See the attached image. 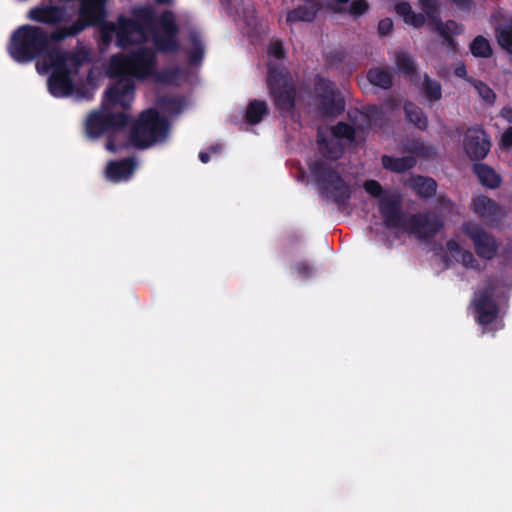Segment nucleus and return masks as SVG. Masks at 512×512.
<instances>
[{
    "label": "nucleus",
    "instance_id": "1",
    "mask_svg": "<svg viewBox=\"0 0 512 512\" xmlns=\"http://www.w3.org/2000/svg\"><path fill=\"white\" fill-rule=\"evenodd\" d=\"M153 12L150 7L141 6L133 10V19L120 17L116 24H105L101 28L106 44L112 40L120 47H135L130 56H114L107 68L109 77H119L106 91L100 111L92 113L86 121V133L90 138L99 137L110 128H120L126 121L124 113L113 110L126 109L134 99V85L129 76L146 79L155 73V53L147 47L146 28L150 25Z\"/></svg>",
    "mask_w": 512,
    "mask_h": 512
},
{
    "label": "nucleus",
    "instance_id": "2",
    "mask_svg": "<svg viewBox=\"0 0 512 512\" xmlns=\"http://www.w3.org/2000/svg\"><path fill=\"white\" fill-rule=\"evenodd\" d=\"M80 64L75 55L53 49L37 61L36 68L40 74L51 71L52 75L48 81L50 92L54 96L62 97L71 93L72 84L69 76Z\"/></svg>",
    "mask_w": 512,
    "mask_h": 512
},
{
    "label": "nucleus",
    "instance_id": "3",
    "mask_svg": "<svg viewBox=\"0 0 512 512\" xmlns=\"http://www.w3.org/2000/svg\"><path fill=\"white\" fill-rule=\"evenodd\" d=\"M168 133L166 120L153 109L142 112L134 123L130 136V145L144 149L164 140Z\"/></svg>",
    "mask_w": 512,
    "mask_h": 512
},
{
    "label": "nucleus",
    "instance_id": "4",
    "mask_svg": "<svg viewBox=\"0 0 512 512\" xmlns=\"http://www.w3.org/2000/svg\"><path fill=\"white\" fill-rule=\"evenodd\" d=\"M48 46L49 38L42 28L23 26L13 34L9 51L15 60L27 62L48 51Z\"/></svg>",
    "mask_w": 512,
    "mask_h": 512
},
{
    "label": "nucleus",
    "instance_id": "5",
    "mask_svg": "<svg viewBox=\"0 0 512 512\" xmlns=\"http://www.w3.org/2000/svg\"><path fill=\"white\" fill-rule=\"evenodd\" d=\"M364 189L371 196L379 198V208L385 223L390 227H398L401 217L399 215V196L394 192H383L377 181L365 182Z\"/></svg>",
    "mask_w": 512,
    "mask_h": 512
},
{
    "label": "nucleus",
    "instance_id": "6",
    "mask_svg": "<svg viewBox=\"0 0 512 512\" xmlns=\"http://www.w3.org/2000/svg\"><path fill=\"white\" fill-rule=\"evenodd\" d=\"M419 7L423 13H416L407 2L398 3L395 6L396 13L401 16L404 22L415 28L422 27L426 20L434 23L438 19V0H418Z\"/></svg>",
    "mask_w": 512,
    "mask_h": 512
},
{
    "label": "nucleus",
    "instance_id": "7",
    "mask_svg": "<svg viewBox=\"0 0 512 512\" xmlns=\"http://www.w3.org/2000/svg\"><path fill=\"white\" fill-rule=\"evenodd\" d=\"M177 27L174 24L173 14L164 13L159 26L153 31V43L158 50L172 53L178 50L179 43L176 39Z\"/></svg>",
    "mask_w": 512,
    "mask_h": 512
},
{
    "label": "nucleus",
    "instance_id": "8",
    "mask_svg": "<svg viewBox=\"0 0 512 512\" xmlns=\"http://www.w3.org/2000/svg\"><path fill=\"white\" fill-rule=\"evenodd\" d=\"M268 82L271 93L281 109L289 110L293 106L294 91L282 71L269 70Z\"/></svg>",
    "mask_w": 512,
    "mask_h": 512
},
{
    "label": "nucleus",
    "instance_id": "9",
    "mask_svg": "<svg viewBox=\"0 0 512 512\" xmlns=\"http://www.w3.org/2000/svg\"><path fill=\"white\" fill-rule=\"evenodd\" d=\"M463 232L473 241L477 254L485 259H492L497 252L498 244L480 226L466 223Z\"/></svg>",
    "mask_w": 512,
    "mask_h": 512
},
{
    "label": "nucleus",
    "instance_id": "10",
    "mask_svg": "<svg viewBox=\"0 0 512 512\" xmlns=\"http://www.w3.org/2000/svg\"><path fill=\"white\" fill-rule=\"evenodd\" d=\"M491 142L487 133L481 128L467 130L464 148L471 159H483L490 151Z\"/></svg>",
    "mask_w": 512,
    "mask_h": 512
},
{
    "label": "nucleus",
    "instance_id": "11",
    "mask_svg": "<svg viewBox=\"0 0 512 512\" xmlns=\"http://www.w3.org/2000/svg\"><path fill=\"white\" fill-rule=\"evenodd\" d=\"M472 309L475 314L480 318H501L505 316V306L503 304L497 305L495 300L490 295H480L472 303Z\"/></svg>",
    "mask_w": 512,
    "mask_h": 512
},
{
    "label": "nucleus",
    "instance_id": "12",
    "mask_svg": "<svg viewBox=\"0 0 512 512\" xmlns=\"http://www.w3.org/2000/svg\"><path fill=\"white\" fill-rule=\"evenodd\" d=\"M442 223L434 216L418 215L410 219V229L419 237L425 238L435 234Z\"/></svg>",
    "mask_w": 512,
    "mask_h": 512
},
{
    "label": "nucleus",
    "instance_id": "13",
    "mask_svg": "<svg viewBox=\"0 0 512 512\" xmlns=\"http://www.w3.org/2000/svg\"><path fill=\"white\" fill-rule=\"evenodd\" d=\"M319 106L324 115H336L344 110L343 98L335 90L333 84H327L325 94L321 97Z\"/></svg>",
    "mask_w": 512,
    "mask_h": 512
},
{
    "label": "nucleus",
    "instance_id": "14",
    "mask_svg": "<svg viewBox=\"0 0 512 512\" xmlns=\"http://www.w3.org/2000/svg\"><path fill=\"white\" fill-rule=\"evenodd\" d=\"M323 182L327 193H329L337 202H344L349 198V187L336 173L330 172L328 176L323 179Z\"/></svg>",
    "mask_w": 512,
    "mask_h": 512
},
{
    "label": "nucleus",
    "instance_id": "15",
    "mask_svg": "<svg viewBox=\"0 0 512 512\" xmlns=\"http://www.w3.org/2000/svg\"><path fill=\"white\" fill-rule=\"evenodd\" d=\"M135 166L128 160L110 162L106 168V177L112 182H119L128 179Z\"/></svg>",
    "mask_w": 512,
    "mask_h": 512
},
{
    "label": "nucleus",
    "instance_id": "16",
    "mask_svg": "<svg viewBox=\"0 0 512 512\" xmlns=\"http://www.w3.org/2000/svg\"><path fill=\"white\" fill-rule=\"evenodd\" d=\"M495 36L499 46L512 54V17L505 19L496 27Z\"/></svg>",
    "mask_w": 512,
    "mask_h": 512
},
{
    "label": "nucleus",
    "instance_id": "17",
    "mask_svg": "<svg viewBox=\"0 0 512 512\" xmlns=\"http://www.w3.org/2000/svg\"><path fill=\"white\" fill-rule=\"evenodd\" d=\"M472 209L482 218H491L500 211L497 204L485 196L476 197L473 201Z\"/></svg>",
    "mask_w": 512,
    "mask_h": 512
},
{
    "label": "nucleus",
    "instance_id": "18",
    "mask_svg": "<svg viewBox=\"0 0 512 512\" xmlns=\"http://www.w3.org/2000/svg\"><path fill=\"white\" fill-rule=\"evenodd\" d=\"M474 171L479 179V181L489 187V188H496L501 183L500 176L494 171L492 168L484 165V164H477L474 166Z\"/></svg>",
    "mask_w": 512,
    "mask_h": 512
},
{
    "label": "nucleus",
    "instance_id": "19",
    "mask_svg": "<svg viewBox=\"0 0 512 512\" xmlns=\"http://www.w3.org/2000/svg\"><path fill=\"white\" fill-rule=\"evenodd\" d=\"M382 163L386 169L400 173L412 168L415 165L416 160L414 157L411 156L401 158H391L389 156H383Z\"/></svg>",
    "mask_w": 512,
    "mask_h": 512
},
{
    "label": "nucleus",
    "instance_id": "20",
    "mask_svg": "<svg viewBox=\"0 0 512 512\" xmlns=\"http://www.w3.org/2000/svg\"><path fill=\"white\" fill-rule=\"evenodd\" d=\"M411 188L419 195L428 197L435 193L436 182L431 178L414 177L410 180Z\"/></svg>",
    "mask_w": 512,
    "mask_h": 512
},
{
    "label": "nucleus",
    "instance_id": "21",
    "mask_svg": "<svg viewBox=\"0 0 512 512\" xmlns=\"http://www.w3.org/2000/svg\"><path fill=\"white\" fill-rule=\"evenodd\" d=\"M268 112L267 104L264 101H252L246 111V120L251 124H257Z\"/></svg>",
    "mask_w": 512,
    "mask_h": 512
},
{
    "label": "nucleus",
    "instance_id": "22",
    "mask_svg": "<svg viewBox=\"0 0 512 512\" xmlns=\"http://www.w3.org/2000/svg\"><path fill=\"white\" fill-rule=\"evenodd\" d=\"M447 248L449 253L455 260L462 262V264L466 267L473 266V255L469 251L463 250L456 241H449L447 244Z\"/></svg>",
    "mask_w": 512,
    "mask_h": 512
},
{
    "label": "nucleus",
    "instance_id": "23",
    "mask_svg": "<svg viewBox=\"0 0 512 512\" xmlns=\"http://www.w3.org/2000/svg\"><path fill=\"white\" fill-rule=\"evenodd\" d=\"M407 119L420 129L427 127V119L420 108L412 103H407L404 107Z\"/></svg>",
    "mask_w": 512,
    "mask_h": 512
},
{
    "label": "nucleus",
    "instance_id": "24",
    "mask_svg": "<svg viewBox=\"0 0 512 512\" xmlns=\"http://www.w3.org/2000/svg\"><path fill=\"white\" fill-rule=\"evenodd\" d=\"M368 79L371 84L383 89H388L392 85L389 73L380 68L371 69L368 73Z\"/></svg>",
    "mask_w": 512,
    "mask_h": 512
},
{
    "label": "nucleus",
    "instance_id": "25",
    "mask_svg": "<svg viewBox=\"0 0 512 512\" xmlns=\"http://www.w3.org/2000/svg\"><path fill=\"white\" fill-rule=\"evenodd\" d=\"M468 81L473 85L477 94L486 105L492 106L495 103L496 94L488 85L477 80L468 79Z\"/></svg>",
    "mask_w": 512,
    "mask_h": 512
},
{
    "label": "nucleus",
    "instance_id": "26",
    "mask_svg": "<svg viewBox=\"0 0 512 512\" xmlns=\"http://www.w3.org/2000/svg\"><path fill=\"white\" fill-rule=\"evenodd\" d=\"M434 28L445 38L458 35L462 32V27L456 22L449 20L445 23L440 22L438 19L433 23Z\"/></svg>",
    "mask_w": 512,
    "mask_h": 512
},
{
    "label": "nucleus",
    "instance_id": "27",
    "mask_svg": "<svg viewBox=\"0 0 512 512\" xmlns=\"http://www.w3.org/2000/svg\"><path fill=\"white\" fill-rule=\"evenodd\" d=\"M422 90L430 101H437L441 98V86L436 81H432L426 75L423 77Z\"/></svg>",
    "mask_w": 512,
    "mask_h": 512
},
{
    "label": "nucleus",
    "instance_id": "28",
    "mask_svg": "<svg viewBox=\"0 0 512 512\" xmlns=\"http://www.w3.org/2000/svg\"><path fill=\"white\" fill-rule=\"evenodd\" d=\"M315 15L316 9L314 6L302 7L289 12L287 15V21H312Z\"/></svg>",
    "mask_w": 512,
    "mask_h": 512
},
{
    "label": "nucleus",
    "instance_id": "29",
    "mask_svg": "<svg viewBox=\"0 0 512 512\" xmlns=\"http://www.w3.org/2000/svg\"><path fill=\"white\" fill-rule=\"evenodd\" d=\"M470 49L472 54L478 57H489L492 53L488 40L482 36H478L474 39Z\"/></svg>",
    "mask_w": 512,
    "mask_h": 512
},
{
    "label": "nucleus",
    "instance_id": "30",
    "mask_svg": "<svg viewBox=\"0 0 512 512\" xmlns=\"http://www.w3.org/2000/svg\"><path fill=\"white\" fill-rule=\"evenodd\" d=\"M332 133L336 140L346 139L352 141L354 139L355 130L347 124L339 123L333 128Z\"/></svg>",
    "mask_w": 512,
    "mask_h": 512
},
{
    "label": "nucleus",
    "instance_id": "31",
    "mask_svg": "<svg viewBox=\"0 0 512 512\" xmlns=\"http://www.w3.org/2000/svg\"><path fill=\"white\" fill-rule=\"evenodd\" d=\"M396 64L397 67L405 73H411L415 68L412 57L406 53H399L397 55Z\"/></svg>",
    "mask_w": 512,
    "mask_h": 512
},
{
    "label": "nucleus",
    "instance_id": "32",
    "mask_svg": "<svg viewBox=\"0 0 512 512\" xmlns=\"http://www.w3.org/2000/svg\"><path fill=\"white\" fill-rule=\"evenodd\" d=\"M366 117L369 119L370 126H380L382 121V111L375 107L370 108L366 114Z\"/></svg>",
    "mask_w": 512,
    "mask_h": 512
},
{
    "label": "nucleus",
    "instance_id": "33",
    "mask_svg": "<svg viewBox=\"0 0 512 512\" xmlns=\"http://www.w3.org/2000/svg\"><path fill=\"white\" fill-rule=\"evenodd\" d=\"M368 10V4L365 0H354L349 8L353 15H362Z\"/></svg>",
    "mask_w": 512,
    "mask_h": 512
},
{
    "label": "nucleus",
    "instance_id": "34",
    "mask_svg": "<svg viewBox=\"0 0 512 512\" xmlns=\"http://www.w3.org/2000/svg\"><path fill=\"white\" fill-rule=\"evenodd\" d=\"M283 46L281 42L279 41H273L271 42L269 48H268V54L270 56H273L275 58H281L283 57Z\"/></svg>",
    "mask_w": 512,
    "mask_h": 512
},
{
    "label": "nucleus",
    "instance_id": "35",
    "mask_svg": "<svg viewBox=\"0 0 512 512\" xmlns=\"http://www.w3.org/2000/svg\"><path fill=\"white\" fill-rule=\"evenodd\" d=\"M500 146L503 149H510L512 147V127L504 131L500 139Z\"/></svg>",
    "mask_w": 512,
    "mask_h": 512
},
{
    "label": "nucleus",
    "instance_id": "36",
    "mask_svg": "<svg viewBox=\"0 0 512 512\" xmlns=\"http://www.w3.org/2000/svg\"><path fill=\"white\" fill-rule=\"evenodd\" d=\"M393 28V22L390 18L382 19L379 22L378 29L379 33L382 35H387L392 31Z\"/></svg>",
    "mask_w": 512,
    "mask_h": 512
},
{
    "label": "nucleus",
    "instance_id": "37",
    "mask_svg": "<svg viewBox=\"0 0 512 512\" xmlns=\"http://www.w3.org/2000/svg\"><path fill=\"white\" fill-rule=\"evenodd\" d=\"M192 41H193V45H194V54L191 55V58L193 61H198L202 58L203 56V48L199 42V40L196 38V37H193L192 38Z\"/></svg>",
    "mask_w": 512,
    "mask_h": 512
},
{
    "label": "nucleus",
    "instance_id": "38",
    "mask_svg": "<svg viewBox=\"0 0 512 512\" xmlns=\"http://www.w3.org/2000/svg\"><path fill=\"white\" fill-rule=\"evenodd\" d=\"M319 143L321 145V149L323 150V152L329 154L331 158H338L342 152L341 148H337L335 151H325L326 149H328V144L324 143V140L322 138H319Z\"/></svg>",
    "mask_w": 512,
    "mask_h": 512
},
{
    "label": "nucleus",
    "instance_id": "39",
    "mask_svg": "<svg viewBox=\"0 0 512 512\" xmlns=\"http://www.w3.org/2000/svg\"><path fill=\"white\" fill-rule=\"evenodd\" d=\"M479 324L481 325V333L482 334H485L488 331L493 330L497 324H499V328L503 327L502 322H479Z\"/></svg>",
    "mask_w": 512,
    "mask_h": 512
},
{
    "label": "nucleus",
    "instance_id": "40",
    "mask_svg": "<svg viewBox=\"0 0 512 512\" xmlns=\"http://www.w3.org/2000/svg\"><path fill=\"white\" fill-rule=\"evenodd\" d=\"M500 115L508 123H512V108L511 107H504V108H502V110L500 111Z\"/></svg>",
    "mask_w": 512,
    "mask_h": 512
},
{
    "label": "nucleus",
    "instance_id": "41",
    "mask_svg": "<svg viewBox=\"0 0 512 512\" xmlns=\"http://www.w3.org/2000/svg\"><path fill=\"white\" fill-rule=\"evenodd\" d=\"M455 74L458 76V77H466L467 75V71H466V68L464 65H458L455 69Z\"/></svg>",
    "mask_w": 512,
    "mask_h": 512
},
{
    "label": "nucleus",
    "instance_id": "42",
    "mask_svg": "<svg viewBox=\"0 0 512 512\" xmlns=\"http://www.w3.org/2000/svg\"><path fill=\"white\" fill-rule=\"evenodd\" d=\"M201 162L207 163L209 160V154L207 152H201L199 155Z\"/></svg>",
    "mask_w": 512,
    "mask_h": 512
},
{
    "label": "nucleus",
    "instance_id": "43",
    "mask_svg": "<svg viewBox=\"0 0 512 512\" xmlns=\"http://www.w3.org/2000/svg\"><path fill=\"white\" fill-rule=\"evenodd\" d=\"M106 148H107V150L112 151V152L116 151V148L112 142H108L106 145Z\"/></svg>",
    "mask_w": 512,
    "mask_h": 512
},
{
    "label": "nucleus",
    "instance_id": "44",
    "mask_svg": "<svg viewBox=\"0 0 512 512\" xmlns=\"http://www.w3.org/2000/svg\"><path fill=\"white\" fill-rule=\"evenodd\" d=\"M160 80H161V81H163V82H167V83H170V82H172V81H173V80H172L170 77H168L167 75H162Z\"/></svg>",
    "mask_w": 512,
    "mask_h": 512
},
{
    "label": "nucleus",
    "instance_id": "45",
    "mask_svg": "<svg viewBox=\"0 0 512 512\" xmlns=\"http://www.w3.org/2000/svg\"><path fill=\"white\" fill-rule=\"evenodd\" d=\"M172 0H156V2L160 3V4H166V3H170Z\"/></svg>",
    "mask_w": 512,
    "mask_h": 512
},
{
    "label": "nucleus",
    "instance_id": "46",
    "mask_svg": "<svg viewBox=\"0 0 512 512\" xmlns=\"http://www.w3.org/2000/svg\"><path fill=\"white\" fill-rule=\"evenodd\" d=\"M337 1H338V2H340V3H346V2H348V0H337Z\"/></svg>",
    "mask_w": 512,
    "mask_h": 512
}]
</instances>
